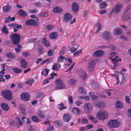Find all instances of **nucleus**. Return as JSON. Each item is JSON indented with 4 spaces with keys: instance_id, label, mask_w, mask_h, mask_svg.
Here are the masks:
<instances>
[{
    "instance_id": "1",
    "label": "nucleus",
    "mask_w": 131,
    "mask_h": 131,
    "mask_svg": "<svg viewBox=\"0 0 131 131\" xmlns=\"http://www.w3.org/2000/svg\"><path fill=\"white\" fill-rule=\"evenodd\" d=\"M10 38L12 43L14 45H16L20 42V36L19 34L15 33L11 35Z\"/></svg>"
},
{
    "instance_id": "2",
    "label": "nucleus",
    "mask_w": 131,
    "mask_h": 131,
    "mask_svg": "<svg viewBox=\"0 0 131 131\" xmlns=\"http://www.w3.org/2000/svg\"><path fill=\"white\" fill-rule=\"evenodd\" d=\"M108 116V115L107 112L101 110L99 111L97 113L96 117L100 120L105 119Z\"/></svg>"
},
{
    "instance_id": "3",
    "label": "nucleus",
    "mask_w": 131,
    "mask_h": 131,
    "mask_svg": "<svg viewBox=\"0 0 131 131\" xmlns=\"http://www.w3.org/2000/svg\"><path fill=\"white\" fill-rule=\"evenodd\" d=\"M1 94L8 101H10L12 99V92L9 90L2 91Z\"/></svg>"
},
{
    "instance_id": "4",
    "label": "nucleus",
    "mask_w": 131,
    "mask_h": 131,
    "mask_svg": "<svg viewBox=\"0 0 131 131\" xmlns=\"http://www.w3.org/2000/svg\"><path fill=\"white\" fill-rule=\"evenodd\" d=\"M120 122L117 120H112L109 121L107 123L108 126L111 128H116L120 125Z\"/></svg>"
},
{
    "instance_id": "5",
    "label": "nucleus",
    "mask_w": 131,
    "mask_h": 131,
    "mask_svg": "<svg viewBox=\"0 0 131 131\" xmlns=\"http://www.w3.org/2000/svg\"><path fill=\"white\" fill-rule=\"evenodd\" d=\"M56 84V89H63L65 87V84L63 82V80L61 79L56 80L55 82Z\"/></svg>"
},
{
    "instance_id": "6",
    "label": "nucleus",
    "mask_w": 131,
    "mask_h": 131,
    "mask_svg": "<svg viewBox=\"0 0 131 131\" xmlns=\"http://www.w3.org/2000/svg\"><path fill=\"white\" fill-rule=\"evenodd\" d=\"M96 64V61L92 60L88 63V69L91 72L93 71L94 69Z\"/></svg>"
},
{
    "instance_id": "7",
    "label": "nucleus",
    "mask_w": 131,
    "mask_h": 131,
    "mask_svg": "<svg viewBox=\"0 0 131 131\" xmlns=\"http://www.w3.org/2000/svg\"><path fill=\"white\" fill-rule=\"evenodd\" d=\"M25 24L27 25L34 26H36L39 25V22L35 19H31L26 21Z\"/></svg>"
},
{
    "instance_id": "8",
    "label": "nucleus",
    "mask_w": 131,
    "mask_h": 131,
    "mask_svg": "<svg viewBox=\"0 0 131 131\" xmlns=\"http://www.w3.org/2000/svg\"><path fill=\"white\" fill-rule=\"evenodd\" d=\"M20 97L21 100L23 101H27L30 99V95L28 92H24L21 94Z\"/></svg>"
},
{
    "instance_id": "9",
    "label": "nucleus",
    "mask_w": 131,
    "mask_h": 131,
    "mask_svg": "<svg viewBox=\"0 0 131 131\" xmlns=\"http://www.w3.org/2000/svg\"><path fill=\"white\" fill-rule=\"evenodd\" d=\"M72 117V115L69 113L64 114L63 116V120L66 122H69Z\"/></svg>"
},
{
    "instance_id": "10",
    "label": "nucleus",
    "mask_w": 131,
    "mask_h": 131,
    "mask_svg": "<svg viewBox=\"0 0 131 131\" xmlns=\"http://www.w3.org/2000/svg\"><path fill=\"white\" fill-rule=\"evenodd\" d=\"M72 15L69 13H66L63 16V21L65 22H68L72 19Z\"/></svg>"
},
{
    "instance_id": "11",
    "label": "nucleus",
    "mask_w": 131,
    "mask_h": 131,
    "mask_svg": "<svg viewBox=\"0 0 131 131\" xmlns=\"http://www.w3.org/2000/svg\"><path fill=\"white\" fill-rule=\"evenodd\" d=\"M102 37L104 39L107 40H109L111 38V34L108 31L104 32L102 35Z\"/></svg>"
},
{
    "instance_id": "12",
    "label": "nucleus",
    "mask_w": 131,
    "mask_h": 131,
    "mask_svg": "<svg viewBox=\"0 0 131 131\" xmlns=\"http://www.w3.org/2000/svg\"><path fill=\"white\" fill-rule=\"evenodd\" d=\"M104 51L102 50H98L94 52L93 54V55L94 57H101L104 55Z\"/></svg>"
},
{
    "instance_id": "13",
    "label": "nucleus",
    "mask_w": 131,
    "mask_h": 131,
    "mask_svg": "<svg viewBox=\"0 0 131 131\" xmlns=\"http://www.w3.org/2000/svg\"><path fill=\"white\" fill-rule=\"evenodd\" d=\"M72 10L74 13H77L79 9L78 4L75 2H74L72 4Z\"/></svg>"
},
{
    "instance_id": "14",
    "label": "nucleus",
    "mask_w": 131,
    "mask_h": 131,
    "mask_svg": "<svg viewBox=\"0 0 131 131\" xmlns=\"http://www.w3.org/2000/svg\"><path fill=\"white\" fill-rule=\"evenodd\" d=\"M86 106L84 107V109H87L88 112L89 113H90L92 110V106L91 103L86 104Z\"/></svg>"
},
{
    "instance_id": "15",
    "label": "nucleus",
    "mask_w": 131,
    "mask_h": 131,
    "mask_svg": "<svg viewBox=\"0 0 131 131\" xmlns=\"http://www.w3.org/2000/svg\"><path fill=\"white\" fill-rule=\"evenodd\" d=\"M122 6L121 4H116L115 8H114V12L116 13H119L121 9Z\"/></svg>"
},
{
    "instance_id": "16",
    "label": "nucleus",
    "mask_w": 131,
    "mask_h": 131,
    "mask_svg": "<svg viewBox=\"0 0 131 131\" xmlns=\"http://www.w3.org/2000/svg\"><path fill=\"white\" fill-rule=\"evenodd\" d=\"M1 106L4 111H7L9 109V107L8 105L5 103H2L1 104Z\"/></svg>"
},
{
    "instance_id": "17",
    "label": "nucleus",
    "mask_w": 131,
    "mask_h": 131,
    "mask_svg": "<svg viewBox=\"0 0 131 131\" xmlns=\"http://www.w3.org/2000/svg\"><path fill=\"white\" fill-rule=\"evenodd\" d=\"M11 6L8 5H5L2 7L3 11L5 13L9 12L11 10Z\"/></svg>"
},
{
    "instance_id": "18",
    "label": "nucleus",
    "mask_w": 131,
    "mask_h": 131,
    "mask_svg": "<svg viewBox=\"0 0 131 131\" xmlns=\"http://www.w3.org/2000/svg\"><path fill=\"white\" fill-rule=\"evenodd\" d=\"M63 11L62 8L59 6H56L52 10L53 12L54 13H59Z\"/></svg>"
},
{
    "instance_id": "19",
    "label": "nucleus",
    "mask_w": 131,
    "mask_h": 131,
    "mask_svg": "<svg viewBox=\"0 0 131 131\" xmlns=\"http://www.w3.org/2000/svg\"><path fill=\"white\" fill-rule=\"evenodd\" d=\"M122 19L123 21H126L130 19H131V14H124L122 17Z\"/></svg>"
},
{
    "instance_id": "20",
    "label": "nucleus",
    "mask_w": 131,
    "mask_h": 131,
    "mask_svg": "<svg viewBox=\"0 0 131 131\" xmlns=\"http://www.w3.org/2000/svg\"><path fill=\"white\" fill-rule=\"evenodd\" d=\"M18 13L19 15L24 17H26L27 15V13L26 11L22 9L19 10L18 11Z\"/></svg>"
},
{
    "instance_id": "21",
    "label": "nucleus",
    "mask_w": 131,
    "mask_h": 131,
    "mask_svg": "<svg viewBox=\"0 0 131 131\" xmlns=\"http://www.w3.org/2000/svg\"><path fill=\"white\" fill-rule=\"evenodd\" d=\"M19 107L21 113L23 114H25L26 111L25 106L22 104H20L19 105Z\"/></svg>"
},
{
    "instance_id": "22",
    "label": "nucleus",
    "mask_w": 131,
    "mask_h": 131,
    "mask_svg": "<svg viewBox=\"0 0 131 131\" xmlns=\"http://www.w3.org/2000/svg\"><path fill=\"white\" fill-rule=\"evenodd\" d=\"M38 52L39 54H42L44 52V49L42 46L39 45L38 47Z\"/></svg>"
},
{
    "instance_id": "23",
    "label": "nucleus",
    "mask_w": 131,
    "mask_h": 131,
    "mask_svg": "<svg viewBox=\"0 0 131 131\" xmlns=\"http://www.w3.org/2000/svg\"><path fill=\"white\" fill-rule=\"evenodd\" d=\"M60 64L55 63L52 65V69L53 70L58 71L60 69Z\"/></svg>"
},
{
    "instance_id": "24",
    "label": "nucleus",
    "mask_w": 131,
    "mask_h": 131,
    "mask_svg": "<svg viewBox=\"0 0 131 131\" xmlns=\"http://www.w3.org/2000/svg\"><path fill=\"white\" fill-rule=\"evenodd\" d=\"M80 75L81 78L83 80H85L87 78V75L86 72L83 71L80 73Z\"/></svg>"
},
{
    "instance_id": "25",
    "label": "nucleus",
    "mask_w": 131,
    "mask_h": 131,
    "mask_svg": "<svg viewBox=\"0 0 131 131\" xmlns=\"http://www.w3.org/2000/svg\"><path fill=\"white\" fill-rule=\"evenodd\" d=\"M37 114L38 116L40 118H43L45 116V114L41 110L38 111Z\"/></svg>"
},
{
    "instance_id": "26",
    "label": "nucleus",
    "mask_w": 131,
    "mask_h": 131,
    "mask_svg": "<svg viewBox=\"0 0 131 131\" xmlns=\"http://www.w3.org/2000/svg\"><path fill=\"white\" fill-rule=\"evenodd\" d=\"M27 63L25 61V59H23L21 60L20 67L22 68H25L27 67Z\"/></svg>"
},
{
    "instance_id": "27",
    "label": "nucleus",
    "mask_w": 131,
    "mask_h": 131,
    "mask_svg": "<svg viewBox=\"0 0 131 131\" xmlns=\"http://www.w3.org/2000/svg\"><path fill=\"white\" fill-rule=\"evenodd\" d=\"M76 82V80L74 78H72L69 79L68 83L69 85L73 86L75 85Z\"/></svg>"
},
{
    "instance_id": "28",
    "label": "nucleus",
    "mask_w": 131,
    "mask_h": 131,
    "mask_svg": "<svg viewBox=\"0 0 131 131\" xmlns=\"http://www.w3.org/2000/svg\"><path fill=\"white\" fill-rule=\"evenodd\" d=\"M115 105L116 107L118 108H121L123 107V104L120 101H117L116 102Z\"/></svg>"
},
{
    "instance_id": "29",
    "label": "nucleus",
    "mask_w": 131,
    "mask_h": 131,
    "mask_svg": "<svg viewBox=\"0 0 131 131\" xmlns=\"http://www.w3.org/2000/svg\"><path fill=\"white\" fill-rule=\"evenodd\" d=\"M72 111L73 113L76 115H78L80 113V109L76 107H73Z\"/></svg>"
},
{
    "instance_id": "30",
    "label": "nucleus",
    "mask_w": 131,
    "mask_h": 131,
    "mask_svg": "<svg viewBox=\"0 0 131 131\" xmlns=\"http://www.w3.org/2000/svg\"><path fill=\"white\" fill-rule=\"evenodd\" d=\"M122 31L121 29L119 28L115 29L113 31V34L115 35H118L122 34Z\"/></svg>"
},
{
    "instance_id": "31",
    "label": "nucleus",
    "mask_w": 131,
    "mask_h": 131,
    "mask_svg": "<svg viewBox=\"0 0 131 131\" xmlns=\"http://www.w3.org/2000/svg\"><path fill=\"white\" fill-rule=\"evenodd\" d=\"M58 35V34L57 32H53L49 35V37L51 39H53L56 38Z\"/></svg>"
},
{
    "instance_id": "32",
    "label": "nucleus",
    "mask_w": 131,
    "mask_h": 131,
    "mask_svg": "<svg viewBox=\"0 0 131 131\" xmlns=\"http://www.w3.org/2000/svg\"><path fill=\"white\" fill-rule=\"evenodd\" d=\"M87 117L90 120L93 122L94 123H96L98 122L97 120L95 118L91 115H88Z\"/></svg>"
},
{
    "instance_id": "33",
    "label": "nucleus",
    "mask_w": 131,
    "mask_h": 131,
    "mask_svg": "<svg viewBox=\"0 0 131 131\" xmlns=\"http://www.w3.org/2000/svg\"><path fill=\"white\" fill-rule=\"evenodd\" d=\"M42 43L46 46H49L50 45V44L49 42L47 40L46 38H43L42 40Z\"/></svg>"
},
{
    "instance_id": "34",
    "label": "nucleus",
    "mask_w": 131,
    "mask_h": 131,
    "mask_svg": "<svg viewBox=\"0 0 131 131\" xmlns=\"http://www.w3.org/2000/svg\"><path fill=\"white\" fill-rule=\"evenodd\" d=\"M49 71V70L48 69H45L42 71L41 74L45 76H46L48 75Z\"/></svg>"
},
{
    "instance_id": "35",
    "label": "nucleus",
    "mask_w": 131,
    "mask_h": 131,
    "mask_svg": "<svg viewBox=\"0 0 131 131\" xmlns=\"http://www.w3.org/2000/svg\"><path fill=\"white\" fill-rule=\"evenodd\" d=\"M66 47L65 46H64L62 47V49L60 51L59 54L60 55H63L66 52Z\"/></svg>"
},
{
    "instance_id": "36",
    "label": "nucleus",
    "mask_w": 131,
    "mask_h": 131,
    "mask_svg": "<svg viewBox=\"0 0 131 131\" xmlns=\"http://www.w3.org/2000/svg\"><path fill=\"white\" fill-rule=\"evenodd\" d=\"M57 107L60 110H62L63 109H66L67 108V107L64 106V104L63 103H61L58 105Z\"/></svg>"
},
{
    "instance_id": "37",
    "label": "nucleus",
    "mask_w": 131,
    "mask_h": 131,
    "mask_svg": "<svg viewBox=\"0 0 131 131\" xmlns=\"http://www.w3.org/2000/svg\"><path fill=\"white\" fill-rule=\"evenodd\" d=\"M89 94L90 95L91 99L93 100H95L98 98L95 95V94L92 92H90L89 93Z\"/></svg>"
},
{
    "instance_id": "38",
    "label": "nucleus",
    "mask_w": 131,
    "mask_h": 131,
    "mask_svg": "<svg viewBox=\"0 0 131 131\" xmlns=\"http://www.w3.org/2000/svg\"><path fill=\"white\" fill-rule=\"evenodd\" d=\"M12 70L15 73H20L22 71V70L21 69H19L17 68H13L12 69Z\"/></svg>"
},
{
    "instance_id": "39",
    "label": "nucleus",
    "mask_w": 131,
    "mask_h": 131,
    "mask_svg": "<svg viewBox=\"0 0 131 131\" xmlns=\"http://www.w3.org/2000/svg\"><path fill=\"white\" fill-rule=\"evenodd\" d=\"M2 32H3L5 34H8V31L6 26H4L3 27L2 30Z\"/></svg>"
},
{
    "instance_id": "40",
    "label": "nucleus",
    "mask_w": 131,
    "mask_h": 131,
    "mask_svg": "<svg viewBox=\"0 0 131 131\" xmlns=\"http://www.w3.org/2000/svg\"><path fill=\"white\" fill-rule=\"evenodd\" d=\"M31 119L33 121L36 122H38L40 121L39 118L36 116H33L31 117Z\"/></svg>"
},
{
    "instance_id": "41",
    "label": "nucleus",
    "mask_w": 131,
    "mask_h": 131,
    "mask_svg": "<svg viewBox=\"0 0 131 131\" xmlns=\"http://www.w3.org/2000/svg\"><path fill=\"white\" fill-rule=\"evenodd\" d=\"M6 56L8 57L13 59L15 58V56L14 54L10 52H8L6 53Z\"/></svg>"
},
{
    "instance_id": "42",
    "label": "nucleus",
    "mask_w": 131,
    "mask_h": 131,
    "mask_svg": "<svg viewBox=\"0 0 131 131\" xmlns=\"http://www.w3.org/2000/svg\"><path fill=\"white\" fill-rule=\"evenodd\" d=\"M16 121L18 123L17 125L18 126H19L23 124V122H25L23 120L22 121H21L20 119L18 117H16Z\"/></svg>"
},
{
    "instance_id": "43",
    "label": "nucleus",
    "mask_w": 131,
    "mask_h": 131,
    "mask_svg": "<svg viewBox=\"0 0 131 131\" xmlns=\"http://www.w3.org/2000/svg\"><path fill=\"white\" fill-rule=\"evenodd\" d=\"M34 82V80L33 79H30L29 80H27L26 82V83L31 86L32 85L31 83H33Z\"/></svg>"
},
{
    "instance_id": "44",
    "label": "nucleus",
    "mask_w": 131,
    "mask_h": 131,
    "mask_svg": "<svg viewBox=\"0 0 131 131\" xmlns=\"http://www.w3.org/2000/svg\"><path fill=\"white\" fill-rule=\"evenodd\" d=\"M107 4L105 2H103L99 4V5L100 8H104L106 6Z\"/></svg>"
},
{
    "instance_id": "45",
    "label": "nucleus",
    "mask_w": 131,
    "mask_h": 131,
    "mask_svg": "<svg viewBox=\"0 0 131 131\" xmlns=\"http://www.w3.org/2000/svg\"><path fill=\"white\" fill-rule=\"evenodd\" d=\"M79 91L80 93L84 94H85L86 93V92L85 89L82 87L79 88Z\"/></svg>"
},
{
    "instance_id": "46",
    "label": "nucleus",
    "mask_w": 131,
    "mask_h": 131,
    "mask_svg": "<svg viewBox=\"0 0 131 131\" xmlns=\"http://www.w3.org/2000/svg\"><path fill=\"white\" fill-rule=\"evenodd\" d=\"M54 77H50L48 78V79H45L43 81V84H45L49 82V80H50L52 79Z\"/></svg>"
},
{
    "instance_id": "47",
    "label": "nucleus",
    "mask_w": 131,
    "mask_h": 131,
    "mask_svg": "<svg viewBox=\"0 0 131 131\" xmlns=\"http://www.w3.org/2000/svg\"><path fill=\"white\" fill-rule=\"evenodd\" d=\"M97 29L96 31V34L99 33L101 30V25L99 23H97Z\"/></svg>"
},
{
    "instance_id": "48",
    "label": "nucleus",
    "mask_w": 131,
    "mask_h": 131,
    "mask_svg": "<svg viewBox=\"0 0 131 131\" xmlns=\"http://www.w3.org/2000/svg\"><path fill=\"white\" fill-rule=\"evenodd\" d=\"M104 104V102H100L99 103H98L97 104V107H99V108H104L105 106H104L103 105Z\"/></svg>"
},
{
    "instance_id": "49",
    "label": "nucleus",
    "mask_w": 131,
    "mask_h": 131,
    "mask_svg": "<svg viewBox=\"0 0 131 131\" xmlns=\"http://www.w3.org/2000/svg\"><path fill=\"white\" fill-rule=\"evenodd\" d=\"M54 51V50H50L47 52V54L48 56H51L53 55V52Z\"/></svg>"
},
{
    "instance_id": "50",
    "label": "nucleus",
    "mask_w": 131,
    "mask_h": 131,
    "mask_svg": "<svg viewBox=\"0 0 131 131\" xmlns=\"http://www.w3.org/2000/svg\"><path fill=\"white\" fill-rule=\"evenodd\" d=\"M88 122V120L86 118H84L82 119L81 123L83 124H86Z\"/></svg>"
},
{
    "instance_id": "51",
    "label": "nucleus",
    "mask_w": 131,
    "mask_h": 131,
    "mask_svg": "<svg viewBox=\"0 0 131 131\" xmlns=\"http://www.w3.org/2000/svg\"><path fill=\"white\" fill-rule=\"evenodd\" d=\"M54 27V26L50 25H47L45 27V29L47 30H51Z\"/></svg>"
},
{
    "instance_id": "52",
    "label": "nucleus",
    "mask_w": 131,
    "mask_h": 131,
    "mask_svg": "<svg viewBox=\"0 0 131 131\" xmlns=\"http://www.w3.org/2000/svg\"><path fill=\"white\" fill-rule=\"evenodd\" d=\"M54 123L57 125L58 126H62V123L61 121L59 120H56L54 122Z\"/></svg>"
},
{
    "instance_id": "53",
    "label": "nucleus",
    "mask_w": 131,
    "mask_h": 131,
    "mask_svg": "<svg viewBox=\"0 0 131 131\" xmlns=\"http://www.w3.org/2000/svg\"><path fill=\"white\" fill-rule=\"evenodd\" d=\"M82 50H80L79 51H77L75 52H74L73 54V56L76 57L79 54L81 53L82 52Z\"/></svg>"
},
{
    "instance_id": "54",
    "label": "nucleus",
    "mask_w": 131,
    "mask_h": 131,
    "mask_svg": "<svg viewBox=\"0 0 131 131\" xmlns=\"http://www.w3.org/2000/svg\"><path fill=\"white\" fill-rule=\"evenodd\" d=\"M22 27V26L21 25H19L18 24L14 23V28H16L18 29H21Z\"/></svg>"
},
{
    "instance_id": "55",
    "label": "nucleus",
    "mask_w": 131,
    "mask_h": 131,
    "mask_svg": "<svg viewBox=\"0 0 131 131\" xmlns=\"http://www.w3.org/2000/svg\"><path fill=\"white\" fill-rule=\"evenodd\" d=\"M5 81V80L4 78V75L3 74L0 75V82H4Z\"/></svg>"
},
{
    "instance_id": "56",
    "label": "nucleus",
    "mask_w": 131,
    "mask_h": 131,
    "mask_svg": "<svg viewBox=\"0 0 131 131\" xmlns=\"http://www.w3.org/2000/svg\"><path fill=\"white\" fill-rule=\"evenodd\" d=\"M70 50L72 53H74L77 50V49L74 47H72L70 48Z\"/></svg>"
},
{
    "instance_id": "57",
    "label": "nucleus",
    "mask_w": 131,
    "mask_h": 131,
    "mask_svg": "<svg viewBox=\"0 0 131 131\" xmlns=\"http://www.w3.org/2000/svg\"><path fill=\"white\" fill-rule=\"evenodd\" d=\"M125 100L126 102L128 104H130V100L129 97L127 96H126L125 97Z\"/></svg>"
},
{
    "instance_id": "58",
    "label": "nucleus",
    "mask_w": 131,
    "mask_h": 131,
    "mask_svg": "<svg viewBox=\"0 0 131 131\" xmlns=\"http://www.w3.org/2000/svg\"><path fill=\"white\" fill-rule=\"evenodd\" d=\"M81 99H83L85 100H89L90 99V97L88 96H81L80 98Z\"/></svg>"
},
{
    "instance_id": "59",
    "label": "nucleus",
    "mask_w": 131,
    "mask_h": 131,
    "mask_svg": "<svg viewBox=\"0 0 131 131\" xmlns=\"http://www.w3.org/2000/svg\"><path fill=\"white\" fill-rule=\"evenodd\" d=\"M38 10L37 9H34L32 10H30L29 11V13H35L38 12Z\"/></svg>"
},
{
    "instance_id": "60",
    "label": "nucleus",
    "mask_w": 131,
    "mask_h": 131,
    "mask_svg": "<svg viewBox=\"0 0 131 131\" xmlns=\"http://www.w3.org/2000/svg\"><path fill=\"white\" fill-rule=\"evenodd\" d=\"M10 16H9L6 18L4 22L5 23H9L10 21Z\"/></svg>"
},
{
    "instance_id": "61",
    "label": "nucleus",
    "mask_w": 131,
    "mask_h": 131,
    "mask_svg": "<svg viewBox=\"0 0 131 131\" xmlns=\"http://www.w3.org/2000/svg\"><path fill=\"white\" fill-rule=\"evenodd\" d=\"M111 49L112 50H114L115 49V46L112 44H110L108 45V48Z\"/></svg>"
},
{
    "instance_id": "62",
    "label": "nucleus",
    "mask_w": 131,
    "mask_h": 131,
    "mask_svg": "<svg viewBox=\"0 0 131 131\" xmlns=\"http://www.w3.org/2000/svg\"><path fill=\"white\" fill-rule=\"evenodd\" d=\"M69 102L70 103H72L73 101L72 97V96L70 95L69 96Z\"/></svg>"
},
{
    "instance_id": "63",
    "label": "nucleus",
    "mask_w": 131,
    "mask_h": 131,
    "mask_svg": "<svg viewBox=\"0 0 131 131\" xmlns=\"http://www.w3.org/2000/svg\"><path fill=\"white\" fill-rule=\"evenodd\" d=\"M93 127V126L91 124L87 125L86 126V130H88L91 129Z\"/></svg>"
},
{
    "instance_id": "64",
    "label": "nucleus",
    "mask_w": 131,
    "mask_h": 131,
    "mask_svg": "<svg viewBox=\"0 0 131 131\" xmlns=\"http://www.w3.org/2000/svg\"><path fill=\"white\" fill-rule=\"evenodd\" d=\"M54 128L53 126H51L46 129V131H52V130Z\"/></svg>"
}]
</instances>
